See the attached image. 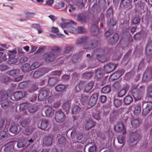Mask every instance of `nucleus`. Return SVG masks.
<instances>
[{
	"instance_id": "obj_1",
	"label": "nucleus",
	"mask_w": 152,
	"mask_h": 152,
	"mask_svg": "<svg viewBox=\"0 0 152 152\" xmlns=\"http://www.w3.org/2000/svg\"><path fill=\"white\" fill-rule=\"evenodd\" d=\"M75 24V23L72 20H66L64 22L60 23V26L64 29V32L67 34L69 33L72 32L74 34L83 33L86 31L85 29L82 27H78L77 29L73 27L71 24Z\"/></svg>"
},
{
	"instance_id": "obj_2",
	"label": "nucleus",
	"mask_w": 152,
	"mask_h": 152,
	"mask_svg": "<svg viewBox=\"0 0 152 152\" xmlns=\"http://www.w3.org/2000/svg\"><path fill=\"white\" fill-rule=\"evenodd\" d=\"M66 118L65 115L61 110H58L56 112L55 118L57 122L60 123L63 122Z\"/></svg>"
},
{
	"instance_id": "obj_3",
	"label": "nucleus",
	"mask_w": 152,
	"mask_h": 152,
	"mask_svg": "<svg viewBox=\"0 0 152 152\" xmlns=\"http://www.w3.org/2000/svg\"><path fill=\"white\" fill-rule=\"evenodd\" d=\"M49 90L45 88H43L41 89L39 94L38 96V98L41 101L46 99L49 96Z\"/></svg>"
},
{
	"instance_id": "obj_4",
	"label": "nucleus",
	"mask_w": 152,
	"mask_h": 152,
	"mask_svg": "<svg viewBox=\"0 0 152 152\" xmlns=\"http://www.w3.org/2000/svg\"><path fill=\"white\" fill-rule=\"evenodd\" d=\"M56 57L54 53L51 52L46 53L43 55V58L47 62L52 61Z\"/></svg>"
},
{
	"instance_id": "obj_5",
	"label": "nucleus",
	"mask_w": 152,
	"mask_h": 152,
	"mask_svg": "<svg viewBox=\"0 0 152 152\" xmlns=\"http://www.w3.org/2000/svg\"><path fill=\"white\" fill-rule=\"evenodd\" d=\"M39 66V64L37 62H35L33 63L30 67L29 65L25 64L23 67L22 70L23 71H27L29 70V68L31 69H33L38 68Z\"/></svg>"
},
{
	"instance_id": "obj_6",
	"label": "nucleus",
	"mask_w": 152,
	"mask_h": 152,
	"mask_svg": "<svg viewBox=\"0 0 152 152\" xmlns=\"http://www.w3.org/2000/svg\"><path fill=\"white\" fill-rule=\"evenodd\" d=\"M152 77V68L150 67L147 70L143 75L142 79L144 80H148Z\"/></svg>"
},
{
	"instance_id": "obj_7",
	"label": "nucleus",
	"mask_w": 152,
	"mask_h": 152,
	"mask_svg": "<svg viewBox=\"0 0 152 152\" xmlns=\"http://www.w3.org/2000/svg\"><path fill=\"white\" fill-rule=\"evenodd\" d=\"M116 66V64L113 63H110L105 66L104 69L107 73H109L114 69Z\"/></svg>"
},
{
	"instance_id": "obj_8",
	"label": "nucleus",
	"mask_w": 152,
	"mask_h": 152,
	"mask_svg": "<svg viewBox=\"0 0 152 152\" xmlns=\"http://www.w3.org/2000/svg\"><path fill=\"white\" fill-rule=\"evenodd\" d=\"M152 109V102H149L147 103L146 107L143 109V113L147 115Z\"/></svg>"
},
{
	"instance_id": "obj_9",
	"label": "nucleus",
	"mask_w": 152,
	"mask_h": 152,
	"mask_svg": "<svg viewBox=\"0 0 152 152\" xmlns=\"http://www.w3.org/2000/svg\"><path fill=\"white\" fill-rule=\"evenodd\" d=\"M98 95L96 94H93L90 99L89 104L90 106H93L96 103L98 99Z\"/></svg>"
},
{
	"instance_id": "obj_10",
	"label": "nucleus",
	"mask_w": 152,
	"mask_h": 152,
	"mask_svg": "<svg viewBox=\"0 0 152 152\" xmlns=\"http://www.w3.org/2000/svg\"><path fill=\"white\" fill-rule=\"evenodd\" d=\"M130 92L135 98H139L141 94V92L140 90L136 89H132Z\"/></svg>"
},
{
	"instance_id": "obj_11",
	"label": "nucleus",
	"mask_w": 152,
	"mask_h": 152,
	"mask_svg": "<svg viewBox=\"0 0 152 152\" xmlns=\"http://www.w3.org/2000/svg\"><path fill=\"white\" fill-rule=\"evenodd\" d=\"M97 45V41L96 40H91L90 44L85 45L84 48L86 49H93L95 48Z\"/></svg>"
},
{
	"instance_id": "obj_12",
	"label": "nucleus",
	"mask_w": 152,
	"mask_h": 152,
	"mask_svg": "<svg viewBox=\"0 0 152 152\" xmlns=\"http://www.w3.org/2000/svg\"><path fill=\"white\" fill-rule=\"evenodd\" d=\"M91 32L92 35L97 36L99 33L98 28L96 25L93 24L91 27Z\"/></svg>"
},
{
	"instance_id": "obj_13",
	"label": "nucleus",
	"mask_w": 152,
	"mask_h": 152,
	"mask_svg": "<svg viewBox=\"0 0 152 152\" xmlns=\"http://www.w3.org/2000/svg\"><path fill=\"white\" fill-rule=\"evenodd\" d=\"M124 72L123 70H119L113 74L110 77L113 80L119 78Z\"/></svg>"
},
{
	"instance_id": "obj_14",
	"label": "nucleus",
	"mask_w": 152,
	"mask_h": 152,
	"mask_svg": "<svg viewBox=\"0 0 152 152\" xmlns=\"http://www.w3.org/2000/svg\"><path fill=\"white\" fill-rule=\"evenodd\" d=\"M44 69H38L36 71L34 74V77L36 78H39L41 77L44 73L48 72H44Z\"/></svg>"
},
{
	"instance_id": "obj_15",
	"label": "nucleus",
	"mask_w": 152,
	"mask_h": 152,
	"mask_svg": "<svg viewBox=\"0 0 152 152\" xmlns=\"http://www.w3.org/2000/svg\"><path fill=\"white\" fill-rule=\"evenodd\" d=\"M119 38V35L118 34H115L113 36L110 38L109 41V43L111 44H113L117 42Z\"/></svg>"
},
{
	"instance_id": "obj_16",
	"label": "nucleus",
	"mask_w": 152,
	"mask_h": 152,
	"mask_svg": "<svg viewBox=\"0 0 152 152\" xmlns=\"http://www.w3.org/2000/svg\"><path fill=\"white\" fill-rule=\"evenodd\" d=\"M46 116L48 117H52L53 115L54 110L51 107H49L45 111Z\"/></svg>"
},
{
	"instance_id": "obj_17",
	"label": "nucleus",
	"mask_w": 152,
	"mask_h": 152,
	"mask_svg": "<svg viewBox=\"0 0 152 152\" xmlns=\"http://www.w3.org/2000/svg\"><path fill=\"white\" fill-rule=\"evenodd\" d=\"M77 20L82 23H85L86 22V17L85 15H81L78 16Z\"/></svg>"
},
{
	"instance_id": "obj_18",
	"label": "nucleus",
	"mask_w": 152,
	"mask_h": 152,
	"mask_svg": "<svg viewBox=\"0 0 152 152\" xmlns=\"http://www.w3.org/2000/svg\"><path fill=\"white\" fill-rule=\"evenodd\" d=\"M139 137L138 134L133 135L130 136L128 142L129 143H132L137 140Z\"/></svg>"
},
{
	"instance_id": "obj_19",
	"label": "nucleus",
	"mask_w": 152,
	"mask_h": 152,
	"mask_svg": "<svg viewBox=\"0 0 152 152\" xmlns=\"http://www.w3.org/2000/svg\"><path fill=\"white\" fill-rule=\"evenodd\" d=\"M93 85L94 84L92 83H87L85 86V91L87 92L90 91L92 89Z\"/></svg>"
},
{
	"instance_id": "obj_20",
	"label": "nucleus",
	"mask_w": 152,
	"mask_h": 152,
	"mask_svg": "<svg viewBox=\"0 0 152 152\" xmlns=\"http://www.w3.org/2000/svg\"><path fill=\"white\" fill-rule=\"evenodd\" d=\"M94 122L91 120L87 121L85 124V127L87 129L91 128L94 126Z\"/></svg>"
},
{
	"instance_id": "obj_21",
	"label": "nucleus",
	"mask_w": 152,
	"mask_h": 152,
	"mask_svg": "<svg viewBox=\"0 0 152 152\" xmlns=\"http://www.w3.org/2000/svg\"><path fill=\"white\" fill-rule=\"evenodd\" d=\"M58 79L56 77L50 78L48 81L49 84L51 86L54 85L58 81Z\"/></svg>"
},
{
	"instance_id": "obj_22",
	"label": "nucleus",
	"mask_w": 152,
	"mask_h": 152,
	"mask_svg": "<svg viewBox=\"0 0 152 152\" xmlns=\"http://www.w3.org/2000/svg\"><path fill=\"white\" fill-rule=\"evenodd\" d=\"M146 53L148 55L152 54V42H150L147 46L146 49Z\"/></svg>"
},
{
	"instance_id": "obj_23",
	"label": "nucleus",
	"mask_w": 152,
	"mask_h": 152,
	"mask_svg": "<svg viewBox=\"0 0 152 152\" xmlns=\"http://www.w3.org/2000/svg\"><path fill=\"white\" fill-rule=\"evenodd\" d=\"M121 3L124 7L127 8L131 5L132 2L130 0H123Z\"/></svg>"
},
{
	"instance_id": "obj_24",
	"label": "nucleus",
	"mask_w": 152,
	"mask_h": 152,
	"mask_svg": "<svg viewBox=\"0 0 152 152\" xmlns=\"http://www.w3.org/2000/svg\"><path fill=\"white\" fill-rule=\"evenodd\" d=\"M124 126L122 124H117L115 127V130L117 132H119L123 130Z\"/></svg>"
},
{
	"instance_id": "obj_25",
	"label": "nucleus",
	"mask_w": 152,
	"mask_h": 152,
	"mask_svg": "<svg viewBox=\"0 0 152 152\" xmlns=\"http://www.w3.org/2000/svg\"><path fill=\"white\" fill-rule=\"evenodd\" d=\"M14 97L17 100H18L23 97V94L21 92H15L13 95Z\"/></svg>"
},
{
	"instance_id": "obj_26",
	"label": "nucleus",
	"mask_w": 152,
	"mask_h": 152,
	"mask_svg": "<svg viewBox=\"0 0 152 152\" xmlns=\"http://www.w3.org/2000/svg\"><path fill=\"white\" fill-rule=\"evenodd\" d=\"M8 55L10 58H13L15 57L17 52L15 50H14L12 51H8Z\"/></svg>"
},
{
	"instance_id": "obj_27",
	"label": "nucleus",
	"mask_w": 152,
	"mask_h": 152,
	"mask_svg": "<svg viewBox=\"0 0 152 152\" xmlns=\"http://www.w3.org/2000/svg\"><path fill=\"white\" fill-rule=\"evenodd\" d=\"M18 131V126L17 125L13 124L10 129V132L14 134H16Z\"/></svg>"
},
{
	"instance_id": "obj_28",
	"label": "nucleus",
	"mask_w": 152,
	"mask_h": 152,
	"mask_svg": "<svg viewBox=\"0 0 152 152\" xmlns=\"http://www.w3.org/2000/svg\"><path fill=\"white\" fill-rule=\"evenodd\" d=\"M87 38L86 37H83L77 39L76 41L77 44H81L87 40Z\"/></svg>"
},
{
	"instance_id": "obj_29",
	"label": "nucleus",
	"mask_w": 152,
	"mask_h": 152,
	"mask_svg": "<svg viewBox=\"0 0 152 152\" xmlns=\"http://www.w3.org/2000/svg\"><path fill=\"white\" fill-rule=\"evenodd\" d=\"M70 102L69 101L64 103L63 107L64 110L66 112L69 111L70 109Z\"/></svg>"
},
{
	"instance_id": "obj_30",
	"label": "nucleus",
	"mask_w": 152,
	"mask_h": 152,
	"mask_svg": "<svg viewBox=\"0 0 152 152\" xmlns=\"http://www.w3.org/2000/svg\"><path fill=\"white\" fill-rule=\"evenodd\" d=\"M67 86L64 85H60L57 86L55 88L56 91H61L66 89Z\"/></svg>"
},
{
	"instance_id": "obj_31",
	"label": "nucleus",
	"mask_w": 152,
	"mask_h": 152,
	"mask_svg": "<svg viewBox=\"0 0 152 152\" xmlns=\"http://www.w3.org/2000/svg\"><path fill=\"white\" fill-rule=\"evenodd\" d=\"M48 124V123L47 121L42 120L41 124V128L42 129H45L47 127Z\"/></svg>"
},
{
	"instance_id": "obj_32",
	"label": "nucleus",
	"mask_w": 152,
	"mask_h": 152,
	"mask_svg": "<svg viewBox=\"0 0 152 152\" xmlns=\"http://www.w3.org/2000/svg\"><path fill=\"white\" fill-rule=\"evenodd\" d=\"M30 104L28 103H23L21 104L20 105V110H23L27 108L29 106Z\"/></svg>"
},
{
	"instance_id": "obj_33",
	"label": "nucleus",
	"mask_w": 152,
	"mask_h": 152,
	"mask_svg": "<svg viewBox=\"0 0 152 152\" xmlns=\"http://www.w3.org/2000/svg\"><path fill=\"white\" fill-rule=\"evenodd\" d=\"M52 141V138L50 137H48L44 139V142L47 145H49L51 144Z\"/></svg>"
},
{
	"instance_id": "obj_34",
	"label": "nucleus",
	"mask_w": 152,
	"mask_h": 152,
	"mask_svg": "<svg viewBox=\"0 0 152 152\" xmlns=\"http://www.w3.org/2000/svg\"><path fill=\"white\" fill-rule=\"evenodd\" d=\"M28 108L29 112L32 114L34 113L37 109V107L35 106L30 104L29 106H28Z\"/></svg>"
},
{
	"instance_id": "obj_35",
	"label": "nucleus",
	"mask_w": 152,
	"mask_h": 152,
	"mask_svg": "<svg viewBox=\"0 0 152 152\" xmlns=\"http://www.w3.org/2000/svg\"><path fill=\"white\" fill-rule=\"evenodd\" d=\"M134 115H138L141 112V108L138 106H136L134 107Z\"/></svg>"
},
{
	"instance_id": "obj_36",
	"label": "nucleus",
	"mask_w": 152,
	"mask_h": 152,
	"mask_svg": "<svg viewBox=\"0 0 152 152\" xmlns=\"http://www.w3.org/2000/svg\"><path fill=\"white\" fill-rule=\"evenodd\" d=\"M30 122L29 119H23L21 122V124L22 126L25 127L28 125Z\"/></svg>"
},
{
	"instance_id": "obj_37",
	"label": "nucleus",
	"mask_w": 152,
	"mask_h": 152,
	"mask_svg": "<svg viewBox=\"0 0 152 152\" xmlns=\"http://www.w3.org/2000/svg\"><path fill=\"white\" fill-rule=\"evenodd\" d=\"M20 71L18 69H15L11 70L9 72V75L12 76H15L19 74Z\"/></svg>"
},
{
	"instance_id": "obj_38",
	"label": "nucleus",
	"mask_w": 152,
	"mask_h": 152,
	"mask_svg": "<svg viewBox=\"0 0 152 152\" xmlns=\"http://www.w3.org/2000/svg\"><path fill=\"white\" fill-rule=\"evenodd\" d=\"M131 124L133 127H137L140 125L139 121L137 119L134 120L132 121Z\"/></svg>"
},
{
	"instance_id": "obj_39",
	"label": "nucleus",
	"mask_w": 152,
	"mask_h": 152,
	"mask_svg": "<svg viewBox=\"0 0 152 152\" xmlns=\"http://www.w3.org/2000/svg\"><path fill=\"white\" fill-rule=\"evenodd\" d=\"M102 92L104 93H106L109 92L111 91V88L109 86L104 87L102 89Z\"/></svg>"
},
{
	"instance_id": "obj_40",
	"label": "nucleus",
	"mask_w": 152,
	"mask_h": 152,
	"mask_svg": "<svg viewBox=\"0 0 152 152\" xmlns=\"http://www.w3.org/2000/svg\"><path fill=\"white\" fill-rule=\"evenodd\" d=\"M132 100V98L130 96H126L124 99V102L125 104H129L130 103Z\"/></svg>"
},
{
	"instance_id": "obj_41",
	"label": "nucleus",
	"mask_w": 152,
	"mask_h": 152,
	"mask_svg": "<svg viewBox=\"0 0 152 152\" xmlns=\"http://www.w3.org/2000/svg\"><path fill=\"white\" fill-rule=\"evenodd\" d=\"M7 133L5 131H1L0 132V140H3L6 138Z\"/></svg>"
},
{
	"instance_id": "obj_42",
	"label": "nucleus",
	"mask_w": 152,
	"mask_h": 152,
	"mask_svg": "<svg viewBox=\"0 0 152 152\" xmlns=\"http://www.w3.org/2000/svg\"><path fill=\"white\" fill-rule=\"evenodd\" d=\"M122 102L121 100L116 99L114 101V104L115 106L117 107H119L121 105Z\"/></svg>"
},
{
	"instance_id": "obj_43",
	"label": "nucleus",
	"mask_w": 152,
	"mask_h": 152,
	"mask_svg": "<svg viewBox=\"0 0 152 152\" xmlns=\"http://www.w3.org/2000/svg\"><path fill=\"white\" fill-rule=\"evenodd\" d=\"M108 26L109 27H113L116 25V23L113 19H110V21L108 22Z\"/></svg>"
},
{
	"instance_id": "obj_44",
	"label": "nucleus",
	"mask_w": 152,
	"mask_h": 152,
	"mask_svg": "<svg viewBox=\"0 0 152 152\" xmlns=\"http://www.w3.org/2000/svg\"><path fill=\"white\" fill-rule=\"evenodd\" d=\"M118 142L120 144H122L124 143V138L121 135H119L117 137Z\"/></svg>"
},
{
	"instance_id": "obj_45",
	"label": "nucleus",
	"mask_w": 152,
	"mask_h": 152,
	"mask_svg": "<svg viewBox=\"0 0 152 152\" xmlns=\"http://www.w3.org/2000/svg\"><path fill=\"white\" fill-rule=\"evenodd\" d=\"M80 109V108L77 106L75 107L73 109L72 112L73 113L79 112Z\"/></svg>"
},
{
	"instance_id": "obj_46",
	"label": "nucleus",
	"mask_w": 152,
	"mask_h": 152,
	"mask_svg": "<svg viewBox=\"0 0 152 152\" xmlns=\"http://www.w3.org/2000/svg\"><path fill=\"white\" fill-rule=\"evenodd\" d=\"M10 103L8 102H3L1 104V106L4 109L6 108L7 107L10 105Z\"/></svg>"
},
{
	"instance_id": "obj_47",
	"label": "nucleus",
	"mask_w": 152,
	"mask_h": 152,
	"mask_svg": "<svg viewBox=\"0 0 152 152\" xmlns=\"http://www.w3.org/2000/svg\"><path fill=\"white\" fill-rule=\"evenodd\" d=\"M93 116L95 119L97 120H99L100 119L99 111H96V113L93 114Z\"/></svg>"
},
{
	"instance_id": "obj_48",
	"label": "nucleus",
	"mask_w": 152,
	"mask_h": 152,
	"mask_svg": "<svg viewBox=\"0 0 152 152\" xmlns=\"http://www.w3.org/2000/svg\"><path fill=\"white\" fill-rule=\"evenodd\" d=\"M93 75V73L91 72H88L87 73H85L83 75L84 77L88 79L91 77V76Z\"/></svg>"
},
{
	"instance_id": "obj_49",
	"label": "nucleus",
	"mask_w": 152,
	"mask_h": 152,
	"mask_svg": "<svg viewBox=\"0 0 152 152\" xmlns=\"http://www.w3.org/2000/svg\"><path fill=\"white\" fill-rule=\"evenodd\" d=\"M113 32L112 29H110L105 33V36L106 37H108L111 34L113 33Z\"/></svg>"
},
{
	"instance_id": "obj_50",
	"label": "nucleus",
	"mask_w": 152,
	"mask_h": 152,
	"mask_svg": "<svg viewBox=\"0 0 152 152\" xmlns=\"http://www.w3.org/2000/svg\"><path fill=\"white\" fill-rule=\"evenodd\" d=\"M72 48L70 46H68L66 48L65 51V53L66 54H70L72 51Z\"/></svg>"
},
{
	"instance_id": "obj_51",
	"label": "nucleus",
	"mask_w": 152,
	"mask_h": 152,
	"mask_svg": "<svg viewBox=\"0 0 152 152\" xmlns=\"http://www.w3.org/2000/svg\"><path fill=\"white\" fill-rule=\"evenodd\" d=\"M8 94L6 93H4L2 95L1 100L2 101H5L8 98Z\"/></svg>"
},
{
	"instance_id": "obj_52",
	"label": "nucleus",
	"mask_w": 152,
	"mask_h": 152,
	"mask_svg": "<svg viewBox=\"0 0 152 152\" xmlns=\"http://www.w3.org/2000/svg\"><path fill=\"white\" fill-rule=\"evenodd\" d=\"M35 15V13L34 12H28L26 15L27 18H31L34 17Z\"/></svg>"
},
{
	"instance_id": "obj_53",
	"label": "nucleus",
	"mask_w": 152,
	"mask_h": 152,
	"mask_svg": "<svg viewBox=\"0 0 152 152\" xmlns=\"http://www.w3.org/2000/svg\"><path fill=\"white\" fill-rule=\"evenodd\" d=\"M126 93V91L124 89L121 90L118 93V96L121 97L125 95Z\"/></svg>"
},
{
	"instance_id": "obj_54",
	"label": "nucleus",
	"mask_w": 152,
	"mask_h": 152,
	"mask_svg": "<svg viewBox=\"0 0 152 152\" xmlns=\"http://www.w3.org/2000/svg\"><path fill=\"white\" fill-rule=\"evenodd\" d=\"M65 142V139L64 137H61L58 140V143L61 144H62L64 143Z\"/></svg>"
},
{
	"instance_id": "obj_55",
	"label": "nucleus",
	"mask_w": 152,
	"mask_h": 152,
	"mask_svg": "<svg viewBox=\"0 0 152 152\" xmlns=\"http://www.w3.org/2000/svg\"><path fill=\"white\" fill-rule=\"evenodd\" d=\"M7 69V66L4 64H2L0 66V69L1 71H3Z\"/></svg>"
},
{
	"instance_id": "obj_56",
	"label": "nucleus",
	"mask_w": 152,
	"mask_h": 152,
	"mask_svg": "<svg viewBox=\"0 0 152 152\" xmlns=\"http://www.w3.org/2000/svg\"><path fill=\"white\" fill-rule=\"evenodd\" d=\"M77 5L78 6H83V0H77Z\"/></svg>"
},
{
	"instance_id": "obj_57",
	"label": "nucleus",
	"mask_w": 152,
	"mask_h": 152,
	"mask_svg": "<svg viewBox=\"0 0 152 152\" xmlns=\"http://www.w3.org/2000/svg\"><path fill=\"white\" fill-rule=\"evenodd\" d=\"M148 93L149 96L152 97V85L148 87Z\"/></svg>"
},
{
	"instance_id": "obj_58",
	"label": "nucleus",
	"mask_w": 152,
	"mask_h": 152,
	"mask_svg": "<svg viewBox=\"0 0 152 152\" xmlns=\"http://www.w3.org/2000/svg\"><path fill=\"white\" fill-rule=\"evenodd\" d=\"M27 60V58L26 57L24 56L21 58L20 60V62L21 63H23L26 62Z\"/></svg>"
},
{
	"instance_id": "obj_59",
	"label": "nucleus",
	"mask_w": 152,
	"mask_h": 152,
	"mask_svg": "<svg viewBox=\"0 0 152 152\" xmlns=\"http://www.w3.org/2000/svg\"><path fill=\"white\" fill-rule=\"evenodd\" d=\"M23 76L20 75L18 77H15L14 79V81L16 82L19 81L22 79Z\"/></svg>"
},
{
	"instance_id": "obj_60",
	"label": "nucleus",
	"mask_w": 152,
	"mask_h": 152,
	"mask_svg": "<svg viewBox=\"0 0 152 152\" xmlns=\"http://www.w3.org/2000/svg\"><path fill=\"white\" fill-rule=\"evenodd\" d=\"M59 31L58 28L54 27L52 28V32L55 33H57Z\"/></svg>"
},
{
	"instance_id": "obj_61",
	"label": "nucleus",
	"mask_w": 152,
	"mask_h": 152,
	"mask_svg": "<svg viewBox=\"0 0 152 152\" xmlns=\"http://www.w3.org/2000/svg\"><path fill=\"white\" fill-rule=\"evenodd\" d=\"M133 23L134 24H136L139 21V19L137 17H135L132 20Z\"/></svg>"
},
{
	"instance_id": "obj_62",
	"label": "nucleus",
	"mask_w": 152,
	"mask_h": 152,
	"mask_svg": "<svg viewBox=\"0 0 152 152\" xmlns=\"http://www.w3.org/2000/svg\"><path fill=\"white\" fill-rule=\"evenodd\" d=\"M96 150V147L94 146H92L89 147L88 151L90 152H93Z\"/></svg>"
},
{
	"instance_id": "obj_63",
	"label": "nucleus",
	"mask_w": 152,
	"mask_h": 152,
	"mask_svg": "<svg viewBox=\"0 0 152 152\" xmlns=\"http://www.w3.org/2000/svg\"><path fill=\"white\" fill-rule=\"evenodd\" d=\"M145 66L144 61H142L139 64V69H141L142 68L144 67Z\"/></svg>"
},
{
	"instance_id": "obj_64",
	"label": "nucleus",
	"mask_w": 152,
	"mask_h": 152,
	"mask_svg": "<svg viewBox=\"0 0 152 152\" xmlns=\"http://www.w3.org/2000/svg\"><path fill=\"white\" fill-rule=\"evenodd\" d=\"M17 146L18 148H20L24 147V144L23 143L19 141L18 143Z\"/></svg>"
}]
</instances>
